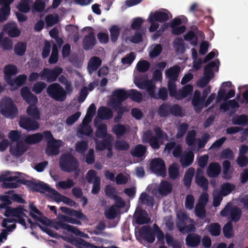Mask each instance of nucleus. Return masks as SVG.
Instances as JSON below:
<instances>
[{
  "mask_svg": "<svg viewBox=\"0 0 248 248\" xmlns=\"http://www.w3.org/2000/svg\"><path fill=\"white\" fill-rule=\"evenodd\" d=\"M48 95L57 102H63L67 98V92L58 83H52L49 84L46 90Z\"/></svg>",
  "mask_w": 248,
  "mask_h": 248,
  "instance_id": "39448f33",
  "label": "nucleus"
},
{
  "mask_svg": "<svg viewBox=\"0 0 248 248\" xmlns=\"http://www.w3.org/2000/svg\"><path fill=\"white\" fill-rule=\"evenodd\" d=\"M44 138L47 141V147L45 150L48 155H56L59 154V148L61 146L62 141L55 139L50 131L43 132Z\"/></svg>",
  "mask_w": 248,
  "mask_h": 248,
  "instance_id": "20e7f679",
  "label": "nucleus"
},
{
  "mask_svg": "<svg viewBox=\"0 0 248 248\" xmlns=\"http://www.w3.org/2000/svg\"><path fill=\"white\" fill-rule=\"evenodd\" d=\"M88 143L87 141H78L76 144V151L79 154H83L88 149Z\"/></svg>",
  "mask_w": 248,
  "mask_h": 248,
  "instance_id": "e2e57ef3",
  "label": "nucleus"
},
{
  "mask_svg": "<svg viewBox=\"0 0 248 248\" xmlns=\"http://www.w3.org/2000/svg\"><path fill=\"white\" fill-rule=\"evenodd\" d=\"M147 152V148L142 144H138L130 151V154L133 157L143 158L145 157V154Z\"/></svg>",
  "mask_w": 248,
  "mask_h": 248,
  "instance_id": "5701e85b",
  "label": "nucleus"
},
{
  "mask_svg": "<svg viewBox=\"0 0 248 248\" xmlns=\"http://www.w3.org/2000/svg\"><path fill=\"white\" fill-rule=\"evenodd\" d=\"M142 238L149 243H153L155 241V231H153L151 227L148 225L142 226L140 232Z\"/></svg>",
  "mask_w": 248,
  "mask_h": 248,
  "instance_id": "ddd939ff",
  "label": "nucleus"
},
{
  "mask_svg": "<svg viewBox=\"0 0 248 248\" xmlns=\"http://www.w3.org/2000/svg\"><path fill=\"white\" fill-rule=\"evenodd\" d=\"M235 188L234 184L227 182L221 185L220 194L223 196H226L230 194Z\"/></svg>",
  "mask_w": 248,
  "mask_h": 248,
  "instance_id": "473e14b6",
  "label": "nucleus"
},
{
  "mask_svg": "<svg viewBox=\"0 0 248 248\" xmlns=\"http://www.w3.org/2000/svg\"><path fill=\"white\" fill-rule=\"evenodd\" d=\"M95 136L100 139L106 138L108 137L107 133V125L105 124H101L97 127L95 132Z\"/></svg>",
  "mask_w": 248,
  "mask_h": 248,
  "instance_id": "c9c22d12",
  "label": "nucleus"
},
{
  "mask_svg": "<svg viewBox=\"0 0 248 248\" xmlns=\"http://www.w3.org/2000/svg\"><path fill=\"white\" fill-rule=\"evenodd\" d=\"M184 37L186 41L191 42L192 45L194 46L197 45L198 38L193 31H188L184 35Z\"/></svg>",
  "mask_w": 248,
  "mask_h": 248,
  "instance_id": "864d4df0",
  "label": "nucleus"
},
{
  "mask_svg": "<svg viewBox=\"0 0 248 248\" xmlns=\"http://www.w3.org/2000/svg\"><path fill=\"white\" fill-rule=\"evenodd\" d=\"M101 60L98 57L93 56L91 58L88 64V70L90 73L95 71L101 65Z\"/></svg>",
  "mask_w": 248,
  "mask_h": 248,
  "instance_id": "a878e982",
  "label": "nucleus"
},
{
  "mask_svg": "<svg viewBox=\"0 0 248 248\" xmlns=\"http://www.w3.org/2000/svg\"><path fill=\"white\" fill-rule=\"evenodd\" d=\"M196 132L195 130H192L189 131L186 138V143L189 146L195 144L196 140Z\"/></svg>",
  "mask_w": 248,
  "mask_h": 248,
  "instance_id": "680f3d73",
  "label": "nucleus"
},
{
  "mask_svg": "<svg viewBox=\"0 0 248 248\" xmlns=\"http://www.w3.org/2000/svg\"><path fill=\"white\" fill-rule=\"evenodd\" d=\"M44 138L43 133H36L27 135L24 140L26 143L29 145H33L40 142Z\"/></svg>",
  "mask_w": 248,
  "mask_h": 248,
  "instance_id": "412c9836",
  "label": "nucleus"
},
{
  "mask_svg": "<svg viewBox=\"0 0 248 248\" xmlns=\"http://www.w3.org/2000/svg\"><path fill=\"white\" fill-rule=\"evenodd\" d=\"M185 241L188 248H196L200 244L201 236L195 233H190L188 234Z\"/></svg>",
  "mask_w": 248,
  "mask_h": 248,
  "instance_id": "dca6fc26",
  "label": "nucleus"
},
{
  "mask_svg": "<svg viewBox=\"0 0 248 248\" xmlns=\"http://www.w3.org/2000/svg\"><path fill=\"white\" fill-rule=\"evenodd\" d=\"M59 165L62 171L69 173L77 170L79 167L78 161L71 153L62 154L60 158Z\"/></svg>",
  "mask_w": 248,
  "mask_h": 248,
  "instance_id": "7ed1b4c3",
  "label": "nucleus"
},
{
  "mask_svg": "<svg viewBox=\"0 0 248 248\" xmlns=\"http://www.w3.org/2000/svg\"><path fill=\"white\" fill-rule=\"evenodd\" d=\"M26 48L27 45L26 43L19 42L15 45L14 51L17 55L22 56L24 55Z\"/></svg>",
  "mask_w": 248,
  "mask_h": 248,
  "instance_id": "bf43d9fd",
  "label": "nucleus"
},
{
  "mask_svg": "<svg viewBox=\"0 0 248 248\" xmlns=\"http://www.w3.org/2000/svg\"><path fill=\"white\" fill-rule=\"evenodd\" d=\"M218 67L217 63L215 61L208 63L204 68V77L210 78L211 79L214 76L212 69L215 67L218 68Z\"/></svg>",
  "mask_w": 248,
  "mask_h": 248,
  "instance_id": "f704fd0d",
  "label": "nucleus"
},
{
  "mask_svg": "<svg viewBox=\"0 0 248 248\" xmlns=\"http://www.w3.org/2000/svg\"><path fill=\"white\" fill-rule=\"evenodd\" d=\"M10 13V6H2L0 8V22L6 20Z\"/></svg>",
  "mask_w": 248,
  "mask_h": 248,
  "instance_id": "69168bd1",
  "label": "nucleus"
},
{
  "mask_svg": "<svg viewBox=\"0 0 248 248\" xmlns=\"http://www.w3.org/2000/svg\"><path fill=\"white\" fill-rule=\"evenodd\" d=\"M155 135H154L152 132L148 130L143 135L142 141L144 143H149L150 146L155 150L160 148V141L162 142L167 134L159 127H156L154 129Z\"/></svg>",
  "mask_w": 248,
  "mask_h": 248,
  "instance_id": "f03ea898",
  "label": "nucleus"
},
{
  "mask_svg": "<svg viewBox=\"0 0 248 248\" xmlns=\"http://www.w3.org/2000/svg\"><path fill=\"white\" fill-rule=\"evenodd\" d=\"M48 226L50 227L54 228L56 230L62 228L69 232H70L72 228V225H68L62 221H51L50 223H48Z\"/></svg>",
  "mask_w": 248,
  "mask_h": 248,
  "instance_id": "2f4dec72",
  "label": "nucleus"
},
{
  "mask_svg": "<svg viewBox=\"0 0 248 248\" xmlns=\"http://www.w3.org/2000/svg\"><path fill=\"white\" fill-rule=\"evenodd\" d=\"M194 155L192 152H189L180 159L181 165L183 167H187L191 165L194 160Z\"/></svg>",
  "mask_w": 248,
  "mask_h": 248,
  "instance_id": "e433bc0d",
  "label": "nucleus"
},
{
  "mask_svg": "<svg viewBox=\"0 0 248 248\" xmlns=\"http://www.w3.org/2000/svg\"><path fill=\"white\" fill-rule=\"evenodd\" d=\"M96 44L94 32L92 31L84 36L82 40L83 48L85 50L92 49Z\"/></svg>",
  "mask_w": 248,
  "mask_h": 248,
  "instance_id": "f8f14e48",
  "label": "nucleus"
},
{
  "mask_svg": "<svg viewBox=\"0 0 248 248\" xmlns=\"http://www.w3.org/2000/svg\"><path fill=\"white\" fill-rule=\"evenodd\" d=\"M26 151V148L24 144L18 141L16 146L11 147L10 149V153L14 155L19 157L22 155Z\"/></svg>",
  "mask_w": 248,
  "mask_h": 248,
  "instance_id": "bb28decb",
  "label": "nucleus"
},
{
  "mask_svg": "<svg viewBox=\"0 0 248 248\" xmlns=\"http://www.w3.org/2000/svg\"><path fill=\"white\" fill-rule=\"evenodd\" d=\"M112 95L116 97L111 100L112 105L122 106V103L128 99V91L123 89H118L113 92Z\"/></svg>",
  "mask_w": 248,
  "mask_h": 248,
  "instance_id": "9b49d317",
  "label": "nucleus"
},
{
  "mask_svg": "<svg viewBox=\"0 0 248 248\" xmlns=\"http://www.w3.org/2000/svg\"><path fill=\"white\" fill-rule=\"evenodd\" d=\"M137 86L141 89H146L151 97H155V85L151 80L147 79L140 81Z\"/></svg>",
  "mask_w": 248,
  "mask_h": 248,
  "instance_id": "f3484780",
  "label": "nucleus"
},
{
  "mask_svg": "<svg viewBox=\"0 0 248 248\" xmlns=\"http://www.w3.org/2000/svg\"><path fill=\"white\" fill-rule=\"evenodd\" d=\"M27 79V76L25 74L19 75L17 76L14 79H12V85H9L11 86H14L16 85L18 87L22 86L24 85Z\"/></svg>",
  "mask_w": 248,
  "mask_h": 248,
  "instance_id": "8fccbe9b",
  "label": "nucleus"
},
{
  "mask_svg": "<svg viewBox=\"0 0 248 248\" xmlns=\"http://www.w3.org/2000/svg\"><path fill=\"white\" fill-rule=\"evenodd\" d=\"M209 233L214 236H219L221 232V226L218 223H212L207 226Z\"/></svg>",
  "mask_w": 248,
  "mask_h": 248,
  "instance_id": "c03bdc74",
  "label": "nucleus"
},
{
  "mask_svg": "<svg viewBox=\"0 0 248 248\" xmlns=\"http://www.w3.org/2000/svg\"><path fill=\"white\" fill-rule=\"evenodd\" d=\"M151 171L158 176L164 177L166 175V169L164 161L160 158H155L150 163Z\"/></svg>",
  "mask_w": 248,
  "mask_h": 248,
  "instance_id": "6e6552de",
  "label": "nucleus"
},
{
  "mask_svg": "<svg viewBox=\"0 0 248 248\" xmlns=\"http://www.w3.org/2000/svg\"><path fill=\"white\" fill-rule=\"evenodd\" d=\"M189 125L186 123L181 124L177 128L176 138L178 139L182 138L186 133Z\"/></svg>",
  "mask_w": 248,
  "mask_h": 248,
  "instance_id": "5fc2aeb1",
  "label": "nucleus"
},
{
  "mask_svg": "<svg viewBox=\"0 0 248 248\" xmlns=\"http://www.w3.org/2000/svg\"><path fill=\"white\" fill-rule=\"evenodd\" d=\"M139 200L141 203L146 204L147 205L153 207L154 204V199L152 196H149L146 192L141 193Z\"/></svg>",
  "mask_w": 248,
  "mask_h": 248,
  "instance_id": "a18cd8bd",
  "label": "nucleus"
},
{
  "mask_svg": "<svg viewBox=\"0 0 248 248\" xmlns=\"http://www.w3.org/2000/svg\"><path fill=\"white\" fill-rule=\"evenodd\" d=\"M165 239L167 244L173 248H181V244L178 241L173 239L171 235L169 233L165 234Z\"/></svg>",
  "mask_w": 248,
  "mask_h": 248,
  "instance_id": "6e6d98bb",
  "label": "nucleus"
},
{
  "mask_svg": "<svg viewBox=\"0 0 248 248\" xmlns=\"http://www.w3.org/2000/svg\"><path fill=\"white\" fill-rule=\"evenodd\" d=\"M60 210L62 213L66 215L74 216L78 218H81L84 216L83 214L81 212L64 206L61 207Z\"/></svg>",
  "mask_w": 248,
  "mask_h": 248,
  "instance_id": "a19ab883",
  "label": "nucleus"
},
{
  "mask_svg": "<svg viewBox=\"0 0 248 248\" xmlns=\"http://www.w3.org/2000/svg\"><path fill=\"white\" fill-rule=\"evenodd\" d=\"M0 109L1 114L7 118H13L17 112L16 106L10 97L2 99Z\"/></svg>",
  "mask_w": 248,
  "mask_h": 248,
  "instance_id": "423d86ee",
  "label": "nucleus"
},
{
  "mask_svg": "<svg viewBox=\"0 0 248 248\" xmlns=\"http://www.w3.org/2000/svg\"><path fill=\"white\" fill-rule=\"evenodd\" d=\"M45 21L47 27H51L58 22L59 16L57 15L54 16L49 14L45 17Z\"/></svg>",
  "mask_w": 248,
  "mask_h": 248,
  "instance_id": "052dcab7",
  "label": "nucleus"
},
{
  "mask_svg": "<svg viewBox=\"0 0 248 248\" xmlns=\"http://www.w3.org/2000/svg\"><path fill=\"white\" fill-rule=\"evenodd\" d=\"M195 170L193 168H190L186 171L184 179V185L187 188H189L191 186V181L192 178L195 174Z\"/></svg>",
  "mask_w": 248,
  "mask_h": 248,
  "instance_id": "7c9ffc66",
  "label": "nucleus"
},
{
  "mask_svg": "<svg viewBox=\"0 0 248 248\" xmlns=\"http://www.w3.org/2000/svg\"><path fill=\"white\" fill-rule=\"evenodd\" d=\"M205 99H203V98L200 99H197L196 102L191 100V103L194 107L195 112L197 113H199L201 112L202 108L205 107Z\"/></svg>",
  "mask_w": 248,
  "mask_h": 248,
  "instance_id": "09e8293b",
  "label": "nucleus"
},
{
  "mask_svg": "<svg viewBox=\"0 0 248 248\" xmlns=\"http://www.w3.org/2000/svg\"><path fill=\"white\" fill-rule=\"evenodd\" d=\"M3 30L10 37H16L20 34V31L15 23H7L3 26Z\"/></svg>",
  "mask_w": 248,
  "mask_h": 248,
  "instance_id": "2eb2a0df",
  "label": "nucleus"
},
{
  "mask_svg": "<svg viewBox=\"0 0 248 248\" xmlns=\"http://www.w3.org/2000/svg\"><path fill=\"white\" fill-rule=\"evenodd\" d=\"M112 136L108 134V137L106 138H103L101 141H97L96 142V149L98 151H102L106 148H109L111 146Z\"/></svg>",
  "mask_w": 248,
  "mask_h": 248,
  "instance_id": "cd10ccee",
  "label": "nucleus"
},
{
  "mask_svg": "<svg viewBox=\"0 0 248 248\" xmlns=\"http://www.w3.org/2000/svg\"><path fill=\"white\" fill-rule=\"evenodd\" d=\"M126 126L123 124H118L112 127V132L117 137L123 136L126 133Z\"/></svg>",
  "mask_w": 248,
  "mask_h": 248,
  "instance_id": "58836bf2",
  "label": "nucleus"
},
{
  "mask_svg": "<svg viewBox=\"0 0 248 248\" xmlns=\"http://www.w3.org/2000/svg\"><path fill=\"white\" fill-rule=\"evenodd\" d=\"M62 72V68L57 66L52 69L44 68L41 71V78L42 79L46 80L47 82L52 83L57 80Z\"/></svg>",
  "mask_w": 248,
  "mask_h": 248,
  "instance_id": "0eeeda50",
  "label": "nucleus"
},
{
  "mask_svg": "<svg viewBox=\"0 0 248 248\" xmlns=\"http://www.w3.org/2000/svg\"><path fill=\"white\" fill-rule=\"evenodd\" d=\"M232 224L231 222H228L223 227V233L224 236L227 238L233 237Z\"/></svg>",
  "mask_w": 248,
  "mask_h": 248,
  "instance_id": "0e129e2a",
  "label": "nucleus"
},
{
  "mask_svg": "<svg viewBox=\"0 0 248 248\" xmlns=\"http://www.w3.org/2000/svg\"><path fill=\"white\" fill-rule=\"evenodd\" d=\"M130 98L133 101L140 103L142 99L141 93L135 89H131L128 91V98Z\"/></svg>",
  "mask_w": 248,
  "mask_h": 248,
  "instance_id": "37998d69",
  "label": "nucleus"
},
{
  "mask_svg": "<svg viewBox=\"0 0 248 248\" xmlns=\"http://www.w3.org/2000/svg\"><path fill=\"white\" fill-rule=\"evenodd\" d=\"M46 86V84L43 81H37L33 85L32 91L37 94H40Z\"/></svg>",
  "mask_w": 248,
  "mask_h": 248,
  "instance_id": "774afa93",
  "label": "nucleus"
},
{
  "mask_svg": "<svg viewBox=\"0 0 248 248\" xmlns=\"http://www.w3.org/2000/svg\"><path fill=\"white\" fill-rule=\"evenodd\" d=\"M221 171V167L217 162L211 163L207 169L206 172L209 177H217Z\"/></svg>",
  "mask_w": 248,
  "mask_h": 248,
  "instance_id": "4be33fe9",
  "label": "nucleus"
},
{
  "mask_svg": "<svg viewBox=\"0 0 248 248\" xmlns=\"http://www.w3.org/2000/svg\"><path fill=\"white\" fill-rule=\"evenodd\" d=\"M193 90V88L192 85L190 84H187L185 85L181 89L178 91L176 99L180 100L186 98L187 96L192 94Z\"/></svg>",
  "mask_w": 248,
  "mask_h": 248,
  "instance_id": "b1692460",
  "label": "nucleus"
},
{
  "mask_svg": "<svg viewBox=\"0 0 248 248\" xmlns=\"http://www.w3.org/2000/svg\"><path fill=\"white\" fill-rule=\"evenodd\" d=\"M97 115L102 120H108L112 117L113 112L110 108L101 106L98 108Z\"/></svg>",
  "mask_w": 248,
  "mask_h": 248,
  "instance_id": "393cba45",
  "label": "nucleus"
},
{
  "mask_svg": "<svg viewBox=\"0 0 248 248\" xmlns=\"http://www.w3.org/2000/svg\"><path fill=\"white\" fill-rule=\"evenodd\" d=\"M170 104L168 103H163L158 109V114L162 118L167 117L170 115Z\"/></svg>",
  "mask_w": 248,
  "mask_h": 248,
  "instance_id": "ea45409f",
  "label": "nucleus"
},
{
  "mask_svg": "<svg viewBox=\"0 0 248 248\" xmlns=\"http://www.w3.org/2000/svg\"><path fill=\"white\" fill-rule=\"evenodd\" d=\"M78 132L81 135L88 137H92L93 130L89 124H84L82 125L79 129Z\"/></svg>",
  "mask_w": 248,
  "mask_h": 248,
  "instance_id": "338daca9",
  "label": "nucleus"
},
{
  "mask_svg": "<svg viewBox=\"0 0 248 248\" xmlns=\"http://www.w3.org/2000/svg\"><path fill=\"white\" fill-rule=\"evenodd\" d=\"M180 72V67L178 65H175L167 70L165 71V74L168 78L169 81H176Z\"/></svg>",
  "mask_w": 248,
  "mask_h": 248,
  "instance_id": "aec40b11",
  "label": "nucleus"
},
{
  "mask_svg": "<svg viewBox=\"0 0 248 248\" xmlns=\"http://www.w3.org/2000/svg\"><path fill=\"white\" fill-rule=\"evenodd\" d=\"M232 123L234 125H248V116L245 114L235 116L232 118Z\"/></svg>",
  "mask_w": 248,
  "mask_h": 248,
  "instance_id": "c756f323",
  "label": "nucleus"
},
{
  "mask_svg": "<svg viewBox=\"0 0 248 248\" xmlns=\"http://www.w3.org/2000/svg\"><path fill=\"white\" fill-rule=\"evenodd\" d=\"M27 113L33 119L39 120L40 113L38 108L34 105H30L26 110Z\"/></svg>",
  "mask_w": 248,
  "mask_h": 248,
  "instance_id": "72a5a7b5",
  "label": "nucleus"
},
{
  "mask_svg": "<svg viewBox=\"0 0 248 248\" xmlns=\"http://www.w3.org/2000/svg\"><path fill=\"white\" fill-rule=\"evenodd\" d=\"M70 243L79 248H80V246L90 248H99V247L91 244L82 238L71 240Z\"/></svg>",
  "mask_w": 248,
  "mask_h": 248,
  "instance_id": "4c0bfd02",
  "label": "nucleus"
},
{
  "mask_svg": "<svg viewBox=\"0 0 248 248\" xmlns=\"http://www.w3.org/2000/svg\"><path fill=\"white\" fill-rule=\"evenodd\" d=\"M168 172L169 177L173 180H175L179 176V169L177 165L174 163L170 166Z\"/></svg>",
  "mask_w": 248,
  "mask_h": 248,
  "instance_id": "4d7b16f0",
  "label": "nucleus"
},
{
  "mask_svg": "<svg viewBox=\"0 0 248 248\" xmlns=\"http://www.w3.org/2000/svg\"><path fill=\"white\" fill-rule=\"evenodd\" d=\"M3 71L7 83L9 85H12V77L18 73L17 67L14 64H7L4 66Z\"/></svg>",
  "mask_w": 248,
  "mask_h": 248,
  "instance_id": "4468645a",
  "label": "nucleus"
},
{
  "mask_svg": "<svg viewBox=\"0 0 248 248\" xmlns=\"http://www.w3.org/2000/svg\"><path fill=\"white\" fill-rule=\"evenodd\" d=\"M242 214L241 210L238 207H232L230 210V217L232 221L238 222L240 219Z\"/></svg>",
  "mask_w": 248,
  "mask_h": 248,
  "instance_id": "49530a36",
  "label": "nucleus"
},
{
  "mask_svg": "<svg viewBox=\"0 0 248 248\" xmlns=\"http://www.w3.org/2000/svg\"><path fill=\"white\" fill-rule=\"evenodd\" d=\"M110 33V39L112 42L115 43L120 33V29L116 25L112 26L109 30Z\"/></svg>",
  "mask_w": 248,
  "mask_h": 248,
  "instance_id": "603ef678",
  "label": "nucleus"
},
{
  "mask_svg": "<svg viewBox=\"0 0 248 248\" xmlns=\"http://www.w3.org/2000/svg\"><path fill=\"white\" fill-rule=\"evenodd\" d=\"M113 108L117 110V116L114 118V121L116 123H118L120 122L121 119L122 118V116L124 113L125 112H127L128 111V109L125 107L122 106H115L113 105Z\"/></svg>",
  "mask_w": 248,
  "mask_h": 248,
  "instance_id": "de8ad7c7",
  "label": "nucleus"
},
{
  "mask_svg": "<svg viewBox=\"0 0 248 248\" xmlns=\"http://www.w3.org/2000/svg\"><path fill=\"white\" fill-rule=\"evenodd\" d=\"M170 114L175 117H183L184 116L182 107L177 104L170 105Z\"/></svg>",
  "mask_w": 248,
  "mask_h": 248,
  "instance_id": "79ce46f5",
  "label": "nucleus"
},
{
  "mask_svg": "<svg viewBox=\"0 0 248 248\" xmlns=\"http://www.w3.org/2000/svg\"><path fill=\"white\" fill-rule=\"evenodd\" d=\"M172 189L171 184L167 181H162L158 187V192L162 195H167L170 193Z\"/></svg>",
  "mask_w": 248,
  "mask_h": 248,
  "instance_id": "c85d7f7f",
  "label": "nucleus"
},
{
  "mask_svg": "<svg viewBox=\"0 0 248 248\" xmlns=\"http://www.w3.org/2000/svg\"><path fill=\"white\" fill-rule=\"evenodd\" d=\"M151 17L152 21H157L163 23L167 21L172 17L170 12L166 9H163L162 11H156L154 13H151L149 16Z\"/></svg>",
  "mask_w": 248,
  "mask_h": 248,
  "instance_id": "9d476101",
  "label": "nucleus"
},
{
  "mask_svg": "<svg viewBox=\"0 0 248 248\" xmlns=\"http://www.w3.org/2000/svg\"><path fill=\"white\" fill-rule=\"evenodd\" d=\"M19 125L28 131L36 130L39 128V124L38 122L26 116L20 117Z\"/></svg>",
  "mask_w": 248,
  "mask_h": 248,
  "instance_id": "1a4fd4ad",
  "label": "nucleus"
},
{
  "mask_svg": "<svg viewBox=\"0 0 248 248\" xmlns=\"http://www.w3.org/2000/svg\"><path fill=\"white\" fill-rule=\"evenodd\" d=\"M150 63L146 60L139 61L136 66L137 70L140 73H145L150 68Z\"/></svg>",
  "mask_w": 248,
  "mask_h": 248,
  "instance_id": "3c124183",
  "label": "nucleus"
},
{
  "mask_svg": "<svg viewBox=\"0 0 248 248\" xmlns=\"http://www.w3.org/2000/svg\"><path fill=\"white\" fill-rule=\"evenodd\" d=\"M197 185L201 187L204 190H206L208 186V181L203 176V172L201 169H198L195 178Z\"/></svg>",
  "mask_w": 248,
  "mask_h": 248,
  "instance_id": "a211bd4d",
  "label": "nucleus"
},
{
  "mask_svg": "<svg viewBox=\"0 0 248 248\" xmlns=\"http://www.w3.org/2000/svg\"><path fill=\"white\" fill-rule=\"evenodd\" d=\"M53 195L52 197L57 202H62L70 206L77 207L78 203L73 200L63 196L60 194L57 191L53 190Z\"/></svg>",
  "mask_w": 248,
  "mask_h": 248,
  "instance_id": "6ab92c4d",
  "label": "nucleus"
},
{
  "mask_svg": "<svg viewBox=\"0 0 248 248\" xmlns=\"http://www.w3.org/2000/svg\"><path fill=\"white\" fill-rule=\"evenodd\" d=\"M178 230L183 233L194 231L195 227L192 224L185 225L183 223H179L177 225Z\"/></svg>",
  "mask_w": 248,
  "mask_h": 248,
  "instance_id": "13d9d810",
  "label": "nucleus"
},
{
  "mask_svg": "<svg viewBox=\"0 0 248 248\" xmlns=\"http://www.w3.org/2000/svg\"><path fill=\"white\" fill-rule=\"evenodd\" d=\"M0 178V181H3L2 187L4 188H17L20 186V184H23L36 192L41 193L47 192L50 194L51 197L53 195V191L55 190L54 189L51 188L47 184L44 182H34L24 178H21L18 176H7L6 175H1Z\"/></svg>",
  "mask_w": 248,
  "mask_h": 248,
  "instance_id": "f257e3e1",
  "label": "nucleus"
}]
</instances>
